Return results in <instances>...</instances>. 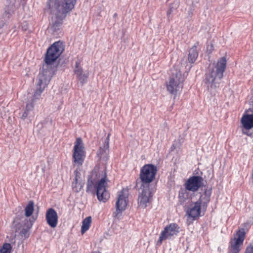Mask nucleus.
Returning a JSON list of instances; mask_svg holds the SVG:
<instances>
[{
	"label": "nucleus",
	"mask_w": 253,
	"mask_h": 253,
	"mask_svg": "<svg viewBox=\"0 0 253 253\" xmlns=\"http://www.w3.org/2000/svg\"><path fill=\"white\" fill-rule=\"evenodd\" d=\"M98 173L96 171H92L87 177L86 192L92 195H97L99 201L106 202L110 198V194L106 190L107 176L106 173L100 179L98 180Z\"/></svg>",
	"instance_id": "1"
},
{
	"label": "nucleus",
	"mask_w": 253,
	"mask_h": 253,
	"mask_svg": "<svg viewBox=\"0 0 253 253\" xmlns=\"http://www.w3.org/2000/svg\"><path fill=\"white\" fill-rule=\"evenodd\" d=\"M77 0H61L59 7H57L51 13V30L53 32L58 30L63 23L68 13L75 7Z\"/></svg>",
	"instance_id": "2"
},
{
	"label": "nucleus",
	"mask_w": 253,
	"mask_h": 253,
	"mask_svg": "<svg viewBox=\"0 0 253 253\" xmlns=\"http://www.w3.org/2000/svg\"><path fill=\"white\" fill-rule=\"evenodd\" d=\"M226 62L225 57H222L218 60L214 67L209 69V73L205 76V84L208 89L211 90L219 87L226 69Z\"/></svg>",
	"instance_id": "3"
},
{
	"label": "nucleus",
	"mask_w": 253,
	"mask_h": 253,
	"mask_svg": "<svg viewBox=\"0 0 253 253\" xmlns=\"http://www.w3.org/2000/svg\"><path fill=\"white\" fill-rule=\"evenodd\" d=\"M50 79H47L44 72L40 73L39 75V82L37 84V89L30 101L27 103L24 112L22 113L21 118L25 120L27 118L33 117L34 116V103L37 100H39L45 87L47 85Z\"/></svg>",
	"instance_id": "4"
},
{
	"label": "nucleus",
	"mask_w": 253,
	"mask_h": 253,
	"mask_svg": "<svg viewBox=\"0 0 253 253\" xmlns=\"http://www.w3.org/2000/svg\"><path fill=\"white\" fill-rule=\"evenodd\" d=\"M184 80V75L177 67L174 66L169 81L167 84V90L169 93L176 95L182 91Z\"/></svg>",
	"instance_id": "5"
},
{
	"label": "nucleus",
	"mask_w": 253,
	"mask_h": 253,
	"mask_svg": "<svg viewBox=\"0 0 253 253\" xmlns=\"http://www.w3.org/2000/svg\"><path fill=\"white\" fill-rule=\"evenodd\" d=\"M158 171L157 168L153 164H145L140 169L139 178L141 186L156 188L152 183L155 180Z\"/></svg>",
	"instance_id": "6"
},
{
	"label": "nucleus",
	"mask_w": 253,
	"mask_h": 253,
	"mask_svg": "<svg viewBox=\"0 0 253 253\" xmlns=\"http://www.w3.org/2000/svg\"><path fill=\"white\" fill-rule=\"evenodd\" d=\"M64 48L62 42H54L47 50L44 59L45 63L48 65L52 64L63 52Z\"/></svg>",
	"instance_id": "7"
},
{
	"label": "nucleus",
	"mask_w": 253,
	"mask_h": 253,
	"mask_svg": "<svg viewBox=\"0 0 253 253\" xmlns=\"http://www.w3.org/2000/svg\"><path fill=\"white\" fill-rule=\"evenodd\" d=\"M245 238V229L241 228L238 230L234 238L229 242L227 253H239Z\"/></svg>",
	"instance_id": "8"
},
{
	"label": "nucleus",
	"mask_w": 253,
	"mask_h": 253,
	"mask_svg": "<svg viewBox=\"0 0 253 253\" xmlns=\"http://www.w3.org/2000/svg\"><path fill=\"white\" fill-rule=\"evenodd\" d=\"M143 186H140L137 200L138 206L145 209L147 207V204L150 202L153 194L156 191V188Z\"/></svg>",
	"instance_id": "9"
},
{
	"label": "nucleus",
	"mask_w": 253,
	"mask_h": 253,
	"mask_svg": "<svg viewBox=\"0 0 253 253\" xmlns=\"http://www.w3.org/2000/svg\"><path fill=\"white\" fill-rule=\"evenodd\" d=\"M85 157V152L81 137L77 138L74 146L73 158L75 163L82 165Z\"/></svg>",
	"instance_id": "10"
},
{
	"label": "nucleus",
	"mask_w": 253,
	"mask_h": 253,
	"mask_svg": "<svg viewBox=\"0 0 253 253\" xmlns=\"http://www.w3.org/2000/svg\"><path fill=\"white\" fill-rule=\"evenodd\" d=\"M179 229L176 223H170L166 226L160 235L158 244H161L164 240L170 239L172 237L176 236L179 233Z\"/></svg>",
	"instance_id": "11"
},
{
	"label": "nucleus",
	"mask_w": 253,
	"mask_h": 253,
	"mask_svg": "<svg viewBox=\"0 0 253 253\" xmlns=\"http://www.w3.org/2000/svg\"><path fill=\"white\" fill-rule=\"evenodd\" d=\"M203 178L199 175L190 176L185 183L186 190L195 192L203 185Z\"/></svg>",
	"instance_id": "12"
},
{
	"label": "nucleus",
	"mask_w": 253,
	"mask_h": 253,
	"mask_svg": "<svg viewBox=\"0 0 253 253\" xmlns=\"http://www.w3.org/2000/svg\"><path fill=\"white\" fill-rule=\"evenodd\" d=\"M127 197L124 194V190H122L119 195L118 200L116 203V211L113 213V215L118 218L121 215L122 212L126 209L127 206Z\"/></svg>",
	"instance_id": "13"
},
{
	"label": "nucleus",
	"mask_w": 253,
	"mask_h": 253,
	"mask_svg": "<svg viewBox=\"0 0 253 253\" xmlns=\"http://www.w3.org/2000/svg\"><path fill=\"white\" fill-rule=\"evenodd\" d=\"M81 61L78 59L75 63L74 73L76 76V78L83 84L86 83L88 75L84 72L83 69L81 66Z\"/></svg>",
	"instance_id": "14"
},
{
	"label": "nucleus",
	"mask_w": 253,
	"mask_h": 253,
	"mask_svg": "<svg viewBox=\"0 0 253 253\" xmlns=\"http://www.w3.org/2000/svg\"><path fill=\"white\" fill-rule=\"evenodd\" d=\"M58 215L56 211L53 208L47 210L45 214V219L48 225L51 228H55L58 223Z\"/></svg>",
	"instance_id": "15"
},
{
	"label": "nucleus",
	"mask_w": 253,
	"mask_h": 253,
	"mask_svg": "<svg viewBox=\"0 0 253 253\" xmlns=\"http://www.w3.org/2000/svg\"><path fill=\"white\" fill-rule=\"evenodd\" d=\"M211 188L208 187L205 189L203 194H201L199 199L196 201L201 206L202 210L206 211L211 200Z\"/></svg>",
	"instance_id": "16"
},
{
	"label": "nucleus",
	"mask_w": 253,
	"mask_h": 253,
	"mask_svg": "<svg viewBox=\"0 0 253 253\" xmlns=\"http://www.w3.org/2000/svg\"><path fill=\"white\" fill-rule=\"evenodd\" d=\"M193 204H190L189 208L186 211V213L189 217L195 219L200 215L202 208L197 202H194Z\"/></svg>",
	"instance_id": "17"
},
{
	"label": "nucleus",
	"mask_w": 253,
	"mask_h": 253,
	"mask_svg": "<svg viewBox=\"0 0 253 253\" xmlns=\"http://www.w3.org/2000/svg\"><path fill=\"white\" fill-rule=\"evenodd\" d=\"M74 174L75 177L72 182V189L75 192L78 193L83 188L84 184L82 181H78V178L80 177L81 173L77 170L74 171Z\"/></svg>",
	"instance_id": "18"
},
{
	"label": "nucleus",
	"mask_w": 253,
	"mask_h": 253,
	"mask_svg": "<svg viewBox=\"0 0 253 253\" xmlns=\"http://www.w3.org/2000/svg\"><path fill=\"white\" fill-rule=\"evenodd\" d=\"M199 44V42H196L189 51L188 61L191 63L195 62L198 56L199 53L197 50V46Z\"/></svg>",
	"instance_id": "19"
},
{
	"label": "nucleus",
	"mask_w": 253,
	"mask_h": 253,
	"mask_svg": "<svg viewBox=\"0 0 253 253\" xmlns=\"http://www.w3.org/2000/svg\"><path fill=\"white\" fill-rule=\"evenodd\" d=\"M244 128L247 129L253 127V115H247L244 116L241 120Z\"/></svg>",
	"instance_id": "20"
},
{
	"label": "nucleus",
	"mask_w": 253,
	"mask_h": 253,
	"mask_svg": "<svg viewBox=\"0 0 253 253\" xmlns=\"http://www.w3.org/2000/svg\"><path fill=\"white\" fill-rule=\"evenodd\" d=\"M60 2L59 0H48L47 1L46 4L47 10L51 14L55 8L59 7Z\"/></svg>",
	"instance_id": "21"
},
{
	"label": "nucleus",
	"mask_w": 253,
	"mask_h": 253,
	"mask_svg": "<svg viewBox=\"0 0 253 253\" xmlns=\"http://www.w3.org/2000/svg\"><path fill=\"white\" fill-rule=\"evenodd\" d=\"M189 194L185 189H181L179 192V203L180 205H184L188 199Z\"/></svg>",
	"instance_id": "22"
},
{
	"label": "nucleus",
	"mask_w": 253,
	"mask_h": 253,
	"mask_svg": "<svg viewBox=\"0 0 253 253\" xmlns=\"http://www.w3.org/2000/svg\"><path fill=\"white\" fill-rule=\"evenodd\" d=\"M91 222V216H88L86 217L82 222V225L81 227V233L84 234L86 231H87L90 226Z\"/></svg>",
	"instance_id": "23"
},
{
	"label": "nucleus",
	"mask_w": 253,
	"mask_h": 253,
	"mask_svg": "<svg viewBox=\"0 0 253 253\" xmlns=\"http://www.w3.org/2000/svg\"><path fill=\"white\" fill-rule=\"evenodd\" d=\"M34 210V202L33 201H30L25 208V215L26 217L30 216L33 213Z\"/></svg>",
	"instance_id": "24"
},
{
	"label": "nucleus",
	"mask_w": 253,
	"mask_h": 253,
	"mask_svg": "<svg viewBox=\"0 0 253 253\" xmlns=\"http://www.w3.org/2000/svg\"><path fill=\"white\" fill-rule=\"evenodd\" d=\"M109 137L110 134H108L106 140L105 141V144L103 148L100 147L99 150L97 152V155L102 156L104 153H106L107 151H108L109 149Z\"/></svg>",
	"instance_id": "25"
},
{
	"label": "nucleus",
	"mask_w": 253,
	"mask_h": 253,
	"mask_svg": "<svg viewBox=\"0 0 253 253\" xmlns=\"http://www.w3.org/2000/svg\"><path fill=\"white\" fill-rule=\"evenodd\" d=\"M11 245L9 243H4L0 249V253H10L11 250Z\"/></svg>",
	"instance_id": "26"
},
{
	"label": "nucleus",
	"mask_w": 253,
	"mask_h": 253,
	"mask_svg": "<svg viewBox=\"0 0 253 253\" xmlns=\"http://www.w3.org/2000/svg\"><path fill=\"white\" fill-rule=\"evenodd\" d=\"M175 9V8H174L172 4H169V7L167 11V15L168 17V18H169L171 14L174 11V10Z\"/></svg>",
	"instance_id": "27"
},
{
	"label": "nucleus",
	"mask_w": 253,
	"mask_h": 253,
	"mask_svg": "<svg viewBox=\"0 0 253 253\" xmlns=\"http://www.w3.org/2000/svg\"><path fill=\"white\" fill-rule=\"evenodd\" d=\"M20 234L22 236H24L25 238L29 236L28 230L27 229H22L20 231Z\"/></svg>",
	"instance_id": "28"
},
{
	"label": "nucleus",
	"mask_w": 253,
	"mask_h": 253,
	"mask_svg": "<svg viewBox=\"0 0 253 253\" xmlns=\"http://www.w3.org/2000/svg\"><path fill=\"white\" fill-rule=\"evenodd\" d=\"M245 253H253V246L247 247Z\"/></svg>",
	"instance_id": "29"
},
{
	"label": "nucleus",
	"mask_w": 253,
	"mask_h": 253,
	"mask_svg": "<svg viewBox=\"0 0 253 253\" xmlns=\"http://www.w3.org/2000/svg\"><path fill=\"white\" fill-rule=\"evenodd\" d=\"M13 11L9 12V11H8L7 10H5V12L7 13L8 14V17H9V15H11V14L13 13Z\"/></svg>",
	"instance_id": "30"
},
{
	"label": "nucleus",
	"mask_w": 253,
	"mask_h": 253,
	"mask_svg": "<svg viewBox=\"0 0 253 253\" xmlns=\"http://www.w3.org/2000/svg\"><path fill=\"white\" fill-rule=\"evenodd\" d=\"M117 15V14L116 13H115L114 14V17H116Z\"/></svg>",
	"instance_id": "31"
},
{
	"label": "nucleus",
	"mask_w": 253,
	"mask_h": 253,
	"mask_svg": "<svg viewBox=\"0 0 253 253\" xmlns=\"http://www.w3.org/2000/svg\"><path fill=\"white\" fill-rule=\"evenodd\" d=\"M92 253H100V252H92Z\"/></svg>",
	"instance_id": "32"
}]
</instances>
